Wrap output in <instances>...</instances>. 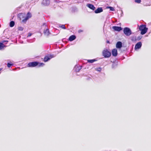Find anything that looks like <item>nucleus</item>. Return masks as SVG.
I'll return each instance as SVG.
<instances>
[{"instance_id": "f257e3e1", "label": "nucleus", "mask_w": 151, "mask_h": 151, "mask_svg": "<svg viewBox=\"0 0 151 151\" xmlns=\"http://www.w3.org/2000/svg\"><path fill=\"white\" fill-rule=\"evenodd\" d=\"M18 16L20 17H22L23 19L22 20V22L23 23L25 24L27 20L32 17V15L29 12H28L25 16H24L23 14H19Z\"/></svg>"}, {"instance_id": "f03ea898", "label": "nucleus", "mask_w": 151, "mask_h": 151, "mask_svg": "<svg viewBox=\"0 0 151 151\" xmlns=\"http://www.w3.org/2000/svg\"><path fill=\"white\" fill-rule=\"evenodd\" d=\"M140 30L141 31V34L143 35L145 34L147 32L148 28L146 27L145 25H141L139 28Z\"/></svg>"}, {"instance_id": "7ed1b4c3", "label": "nucleus", "mask_w": 151, "mask_h": 151, "mask_svg": "<svg viewBox=\"0 0 151 151\" xmlns=\"http://www.w3.org/2000/svg\"><path fill=\"white\" fill-rule=\"evenodd\" d=\"M103 55L105 58H108L110 57L111 53L107 49H104L102 52Z\"/></svg>"}, {"instance_id": "20e7f679", "label": "nucleus", "mask_w": 151, "mask_h": 151, "mask_svg": "<svg viewBox=\"0 0 151 151\" xmlns=\"http://www.w3.org/2000/svg\"><path fill=\"white\" fill-rule=\"evenodd\" d=\"M124 33L127 36H129L132 34V32L130 28L126 27L124 29Z\"/></svg>"}, {"instance_id": "39448f33", "label": "nucleus", "mask_w": 151, "mask_h": 151, "mask_svg": "<svg viewBox=\"0 0 151 151\" xmlns=\"http://www.w3.org/2000/svg\"><path fill=\"white\" fill-rule=\"evenodd\" d=\"M55 57V56L53 55H48L45 57L44 59V61L45 62H46L52 58H54Z\"/></svg>"}, {"instance_id": "423d86ee", "label": "nucleus", "mask_w": 151, "mask_h": 151, "mask_svg": "<svg viewBox=\"0 0 151 151\" xmlns=\"http://www.w3.org/2000/svg\"><path fill=\"white\" fill-rule=\"evenodd\" d=\"M38 65V63L37 62H33L29 63L27 65L29 67H34Z\"/></svg>"}, {"instance_id": "0eeeda50", "label": "nucleus", "mask_w": 151, "mask_h": 151, "mask_svg": "<svg viewBox=\"0 0 151 151\" xmlns=\"http://www.w3.org/2000/svg\"><path fill=\"white\" fill-rule=\"evenodd\" d=\"M142 45V42H139L138 43H137L135 45V49H138L139 48H140Z\"/></svg>"}, {"instance_id": "6e6552de", "label": "nucleus", "mask_w": 151, "mask_h": 151, "mask_svg": "<svg viewBox=\"0 0 151 151\" xmlns=\"http://www.w3.org/2000/svg\"><path fill=\"white\" fill-rule=\"evenodd\" d=\"M112 28L115 31H120L122 30V29L121 27H119L117 26H113L112 27Z\"/></svg>"}, {"instance_id": "1a4fd4ad", "label": "nucleus", "mask_w": 151, "mask_h": 151, "mask_svg": "<svg viewBox=\"0 0 151 151\" xmlns=\"http://www.w3.org/2000/svg\"><path fill=\"white\" fill-rule=\"evenodd\" d=\"M112 54L113 56L116 57L117 55V51L116 49H114L112 50Z\"/></svg>"}, {"instance_id": "9d476101", "label": "nucleus", "mask_w": 151, "mask_h": 151, "mask_svg": "<svg viewBox=\"0 0 151 151\" xmlns=\"http://www.w3.org/2000/svg\"><path fill=\"white\" fill-rule=\"evenodd\" d=\"M50 3L49 0H43L42 2V4L44 5H48Z\"/></svg>"}, {"instance_id": "9b49d317", "label": "nucleus", "mask_w": 151, "mask_h": 151, "mask_svg": "<svg viewBox=\"0 0 151 151\" xmlns=\"http://www.w3.org/2000/svg\"><path fill=\"white\" fill-rule=\"evenodd\" d=\"M86 6L88 7L90 9L94 10L95 9V7L92 4H87L86 5Z\"/></svg>"}, {"instance_id": "f8f14e48", "label": "nucleus", "mask_w": 151, "mask_h": 151, "mask_svg": "<svg viewBox=\"0 0 151 151\" xmlns=\"http://www.w3.org/2000/svg\"><path fill=\"white\" fill-rule=\"evenodd\" d=\"M122 44L121 42L119 41L116 44V47L118 48H120L122 47Z\"/></svg>"}, {"instance_id": "ddd939ff", "label": "nucleus", "mask_w": 151, "mask_h": 151, "mask_svg": "<svg viewBox=\"0 0 151 151\" xmlns=\"http://www.w3.org/2000/svg\"><path fill=\"white\" fill-rule=\"evenodd\" d=\"M103 11V9L102 8L99 7L95 11V13L97 14L100 13Z\"/></svg>"}, {"instance_id": "4468645a", "label": "nucleus", "mask_w": 151, "mask_h": 151, "mask_svg": "<svg viewBox=\"0 0 151 151\" xmlns=\"http://www.w3.org/2000/svg\"><path fill=\"white\" fill-rule=\"evenodd\" d=\"M76 38V36L74 35H72L70 37L69 40L71 41L74 40Z\"/></svg>"}, {"instance_id": "2eb2a0df", "label": "nucleus", "mask_w": 151, "mask_h": 151, "mask_svg": "<svg viewBox=\"0 0 151 151\" xmlns=\"http://www.w3.org/2000/svg\"><path fill=\"white\" fill-rule=\"evenodd\" d=\"M81 69V67H78V65H76L74 67V69L76 72L79 71Z\"/></svg>"}, {"instance_id": "dca6fc26", "label": "nucleus", "mask_w": 151, "mask_h": 151, "mask_svg": "<svg viewBox=\"0 0 151 151\" xmlns=\"http://www.w3.org/2000/svg\"><path fill=\"white\" fill-rule=\"evenodd\" d=\"M44 33L45 35L47 36H48L50 34L49 29H47L45 30H44Z\"/></svg>"}, {"instance_id": "f3484780", "label": "nucleus", "mask_w": 151, "mask_h": 151, "mask_svg": "<svg viewBox=\"0 0 151 151\" xmlns=\"http://www.w3.org/2000/svg\"><path fill=\"white\" fill-rule=\"evenodd\" d=\"M6 46L2 43H0V50H3Z\"/></svg>"}, {"instance_id": "a211bd4d", "label": "nucleus", "mask_w": 151, "mask_h": 151, "mask_svg": "<svg viewBox=\"0 0 151 151\" xmlns=\"http://www.w3.org/2000/svg\"><path fill=\"white\" fill-rule=\"evenodd\" d=\"M15 24V23L14 21H12L10 22V26L11 27H13Z\"/></svg>"}, {"instance_id": "6ab92c4d", "label": "nucleus", "mask_w": 151, "mask_h": 151, "mask_svg": "<svg viewBox=\"0 0 151 151\" xmlns=\"http://www.w3.org/2000/svg\"><path fill=\"white\" fill-rule=\"evenodd\" d=\"M96 61V60L95 59L88 60V63H93Z\"/></svg>"}, {"instance_id": "aec40b11", "label": "nucleus", "mask_w": 151, "mask_h": 151, "mask_svg": "<svg viewBox=\"0 0 151 151\" xmlns=\"http://www.w3.org/2000/svg\"><path fill=\"white\" fill-rule=\"evenodd\" d=\"M107 9H110V10L111 11H114V8L110 6H107L106 7Z\"/></svg>"}, {"instance_id": "412c9836", "label": "nucleus", "mask_w": 151, "mask_h": 151, "mask_svg": "<svg viewBox=\"0 0 151 151\" xmlns=\"http://www.w3.org/2000/svg\"><path fill=\"white\" fill-rule=\"evenodd\" d=\"M95 70H96L100 72L101 70V68L100 67L97 68H96Z\"/></svg>"}, {"instance_id": "4be33fe9", "label": "nucleus", "mask_w": 151, "mask_h": 151, "mask_svg": "<svg viewBox=\"0 0 151 151\" xmlns=\"http://www.w3.org/2000/svg\"><path fill=\"white\" fill-rule=\"evenodd\" d=\"M24 29V28L22 27H19L18 28V30L20 31H22Z\"/></svg>"}, {"instance_id": "5701e85b", "label": "nucleus", "mask_w": 151, "mask_h": 151, "mask_svg": "<svg viewBox=\"0 0 151 151\" xmlns=\"http://www.w3.org/2000/svg\"><path fill=\"white\" fill-rule=\"evenodd\" d=\"M37 65H38L39 67L43 66L44 65V64L43 63H39V64H38Z\"/></svg>"}, {"instance_id": "b1692460", "label": "nucleus", "mask_w": 151, "mask_h": 151, "mask_svg": "<svg viewBox=\"0 0 151 151\" xmlns=\"http://www.w3.org/2000/svg\"><path fill=\"white\" fill-rule=\"evenodd\" d=\"M61 28H62L63 29H66V28L65 27V25H62L61 26H60Z\"/></svg>"}, {"instance_id": "393cba45", "label": "nucleus", "mask_w": 151, "mask_h": 151, "mask_svg": "<svg viewBox=\"0 0 151 151\" xmlns=\"http://www.w3.org/2000/svg\"><path fill=\"white\" fill-rule=\"evenodd\" d=\"M135 1L138 3H140L141 2V0H135Z\"/></svg>"}, {"instance_id": "a878e982", "label": "nucleus", "mask_w": 151, "mask_h": 151, "mask_svg": "<svg viewBox=\"0 0 151 151\" xmlns=\"http://www.w3.org/2000/svg\"><path fill=\"white\" fill-rule=\"evenodd\" d=\"M12 65V64H11L9 63H8L7 64V66L8 67L10 68L11 67V65Z\"/></svg>"}, {"instance_id": "bb28decb", "label": "nucleus", "mask_w": 151, "mask_h": 151, "mask_svg": "<svg viewBox=\"0 0 151 151\" xmlns=\"http://www.w3.org/2000/svg\"><path fill=\"white\" fill-rule=\"evenodd\" d=\"M31 35H32V33H28V35L27 37H30Z\"/></svg>"}, {"instance_id": "cd10ccee", "label": "nucleus", "mask_w": 151, "mask_h": 151, "mask_svg": "<svg viewBox=\"0 0 151 151\" xmlns=\"http://www.w3.org/2000/svg\"><path fill=\"white\" fill-rule=\"evenodd\" d=\"M141 38H142L141 36L137 38V40H139L140 39H141Z\"/></svg>"}, {"instance_id": "c85d7f7f", "label": "nucleus", "mask_w": 151, "mask_h": 151, "mask_svg": "<svg viewBox=\"0 0 151 151\" xmlns=\"http://www.w3.org/2000/svg\"><path fill=\"white\" fill-rule=\"evenodd\" d=\"M107 43H109V41H107Z\"/></svg>"}, {"instance_id": "c756f323", "label": "nucleus", "mask_w": 151, "mask_h": 151, "mask_svg": "<svg viewBox=\"0 0 151 151\" xmlns=\"http://www.w3.org/2000/svg\"><path fill=\"white\" fill-rule=\"evenodd\" d=\"M82 32V31H81V30H79V32Z\"/></svg>"}, {"instance_id": "7c9ffc66", "label": "nucleus", "mask_w": 151, "mask_h": 151, "mask_svg": "<svg viewBox=\"0 0 151 151\" xmlns=\"http://www.w3.org/2000/svg\"><path fill=\"white\" fill-rule=\"evenodd\" d=\"M20 19L21 20V17H20Z\"/></svg>"}, {"instance_id": "2f4dec72", "label": "nucleus", "mask_w": 151, "mask_h": 151, "mask_svg": "<svg viewBox=\"0 0 151 151\" xmlns=\"http://www.w3.org/2000/svg\"><path fill=\"white\" fill-rule=\"evenodd\" d=\"M1 70V69H0V71Z\"/></svg>"}]
</instances>
